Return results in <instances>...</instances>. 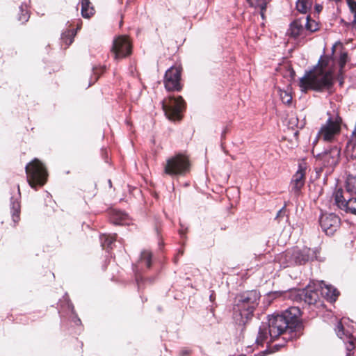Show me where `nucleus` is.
I'll list each match as a JSON object with an SVG mask.
<instances>
[{"label":"nucleus","mask_w":356,"mask_h":356,"mask_svg":"<svg viewBox=\"0 0 356 356\" xmlns=\"http://www.w3.org/2000/svg\"><path fill=\"white\" fill-rule=\"evenodd\" d=\"M300 315L298 307H291L280 314L269 316L268 322L262 323L259 326L255 343L257 346H263L268 336L272 340L282 336L285 341L299 337L302 334V326L299 321Z\"/></svg>","instance_id":"1"},{"label":"nucleus","mask_w":356,"mask_h":356,"mask_svg":"<svg viewBox=\"0 0 356 356\" xmlns=\"http://www.w3.org/2000/svg\"><path fill=\"white\" fill-rule=\"evenodd\" d=\"M261 295L257 290L246 291L237 294L233 305V318L236 323L245 325L253 316Z\"/></svg>","instance_id":"2"},{"label":"nucleus","mask_w":356,"mask_h":356,"mask_svg":"<svg viewBox=\"0 0 356 356\" xmlns=\"http://www.w3.org/2000/svg\"><path fill=\"white\" fill-rule=\"evenodd\" d=\"M334 84L333 70L322 71L317 67L309 71H306L305 75L300 79L301 87L309 88L317 92L330 90Z\"/></svg>","instance_id":"3"},{"label":"nucleus","mask_w":356,"mask_h":356,"mask_svg":"<svg viewBox=\"0 0 356 356\" xmlns=\"http://www.w3.org/2000/svg\"><path fill=\"white\" fill-rule=\"evenodd\" d=\"M188 158L182 154H177L168 158L163 163V173L170 177L184 176L190 171Z\"/></svg>","instance_id":"4"},{"label":"nucleus","mask_w":356,"mask_h":356,"mask_svg":"<svg viewBox=\"0 0 356 356\" xmlns=\"http://www.w3.org/2000/svg\"><path fill=\"white\" fill-rule=\"evenodd\" d=\"M27 175V182L29 186L36 190L38 186H43L47 178V172L44 165L38 159H34L25 167Z\"/></svg>","instance_id":"5"},{"label":"nucleus","mask_w":356,"mask_h":356,"mask_svg":"<svg viewBox=\"0 0 356 356\" xmlns=\"http://www.w3.org/2000/svg\"><path fill=\"white\" fill-rule=\"evenodd\" d=\"M339 157L340 149L337 146L325 149L316 156V162L319 165V170L316 172L325 171L326 175H330L338 164Z\"/></svg>","instance_id":"6"},{"label":"nucleus","mask_w":356,"mask_h":356,"mask_svg":"<svg viewBox=\"0 0 356 356\" xmlns=\"http://www.w3.org/2000/svg\"><path fill=\"white\" fill-rule=\"evenodd\" d=\"M342 118L338 115H330L325 124L322 125L317 137L325 142L332 141L341 131Z\"/></svg>","instance_id":"7"},{"label":"nucleus","mask_w":356,"mask_h":356,"mask_svg":"<svg viewBox=\"0 0 356 356\" xmlns=\"http://www.w3.org/2000/svg\"><path fill=\"white\" fill-rule=\"evenodd\" d=\"M282 257L287 261L286 266L293 264L302 265L317 259V250L305 247L302 250H294L292 252H286Z\"/></svg>","instance_id":"8"},{"label":"nucleus","mask_w":356,"mask_h":356,"mask_svg":"<svg viewBox=\"0 0 356 356\" xmlns=\"http://www.w3.org/2000/svg\"><path fill=\"white\" fill-rule=\"evenodd\" d=\"M161 103L165 115L169 120H181V113L185 107V102L181 96L163 99Z\"/></svg>","instance_id":"9"},{"label":"nucleus","mask_w":356,"mask_h":356,"mask_svg":"<svg viewBox=\"0 0 356 356\" xmlns=\"http://www.w3.org/2000/svg\"><path fill=\"white\" fill-rule=\"evenodd\" d=\"M291 298L298 302H304L307 305H314L319 299L318 291L308 285L302 289H296L291 291Z\"/></svg>","instance_id":"10"},{"label":"nucleus","mask_w":356,"mask_h":356,"mask_svg":"<svg viewBox=\"0 0 356 356\" xmlns=\"http://www.w3.org/2000/svg\"><path fill=\"white\" fill-rule=\"evenodd\" d=\"M111 51L115 60H120L130 55L131 45L128 38L119 36L114 39Z\"/></svg>","instance_id":"11"},{"label":"nucleus","mask_w":356,"mask_h":356,"mask_svg":"<svg viewBox=\"0 0 356 356\" xmlns=\"http://www.w3.org/2000/svg\"><path fill=\"white\" fill-rule=\"evenodd\" d=\"M343 193V190L339 188L333 194L335 204L345 213L356 216V197L346 199Z\"/></svg>","instance_id":"12"},{"label":"nucleus","mask_w":356,"mask_h":356,"mask_svg":"<svg viewBox=\"0 0 356 356\" xmlns=\"http://www.w3.org/2000/svg\"><path fill=\"white\" fill-rule=\"evenodd\" d=\"M319 223L323 232L327 235H332L339 227L341 220L333 213H322L319 218Z\"/></svg>","instance_id":"13"},{"label":"nucleus","mask_w":356,"mask_h":356,"mask_svg":"<svg viewBox=\"0 0 356 356\" xmlns=\"http://www.w3.org/2000/svg\"><path fill=\"white\" fill-rule=\"evenodd\" d=\"M180 70L178 67H171L165 74L164 85L165 89L168 91L180 90Z\"/></svg>","instance_id":"14"},{"label":"nucleus","mask_w":356,"mask_h":356,"mask_svg":"<svg viewBox=\"0 0 356 356\" xmlns=\"http://www.w3.org/2000/svg\"><path fill=\"white\" fill-rule=\"evenodd\" d=\"M335 332L339 338L343 340L345 343L347 354L346 356H351L352 351L355 349V339L348 331H346L341 322H338Z\"/></svg>","instance_id":"15"},{"label":"nucleus","mask_w":356,"mask_h":356,"mask_svg":"<svg viewBox=\"0 0 356 356\" xmlns=\"http://www.w3.org/2000/svg\"><path fill=\"white\" fill-rule=\"evenodd\" d=\"M305 183V168L299 165L298 170L293 175L290 183L291 192L298 197Z\"/></svg>","instance_id":"16"},{"label":"nucleus","mask_w":356,"mask_h":356,"mask_svg":"<svg viewBox=\"0 0 356 356\" xmlns=\"http://www.w3.org/2000/svg\"><path fill=\"white\" fill-rule=\"evenodd\" d=\"M304 22V17L299 18L293 21L291 24L290 28L288 31L289 34L293 38H297L305 30Z\"/></svg>","instance_id":"17"},{"label":"nucleus","mask_w":356,"mask_h":356,"mask_svg":"<svg viewBox=\"0 0 356 356\" xmlns=\"http://www.w3.org/2000/svg\"><path fill=\"white\" fill-rule=\"evenodd\" d=\"M321 293L330 301H335L339 296L337 289L332 285L325 284L323 281L321 282Z\"/></svg>","instance_id":"18"},{"label":"nucleus","mask_w":356,"mask_h":356,"mask_svg":"<svg viewBox=\"0 0 356 356\" xmlns=\"http://www.w3.org/2000/svg\"><path fill=\"white\" fill-rule=\"evenodd\" d=\"M111 222L114 225H127L128 224V215L121 211H113L111 217Z\"/></svg>","instance_id":"19"},{"label":"nucleus","mask_w":356,"mask_h":356,"mask_svg":"<svg viewBox=\"0 0 356 356\" xmlns=\"http://www.w3.org/2000/svg\"><path fill=\"white\" fill-rule=\"evenodd\" d=\"M10 209L14 222H17L19 220L20 213V203L17 199H14L13 197L10 199Z\"/></svg>","instance_id":"20"},{"label":"nucleus","mask_w":356,"mask_h":356,"mask_svg":"<svg viewBox=\"0 0 356 356\" xmlns=\"http://www.w3.org/2000/svg\"><path fill=\"white\" fill-rule=\"evenodd\" d=\"M270 0H252L248 3L250 7H254L260 10V15L262 19H264L265 12L266 11L267 4Z\"/></svg>","instance_id":"21"},{"label":"nucleus","mask_w":356,"mask_h":356,"mask_svg":"<svg viewBox=\"0 0 356 356\" xmlns=\"http://www.w3.org/2000/svg\"><path fill=\"white\" fill-rule=\"evenodd\" d=\"M116 234L113 235L103 234L100 236L102 246L105 248L112 249V244L116 240Z\"/></svg>","instance_id":"22"},{"label":"nucleus","mask_w":356,"mask_h":356,"mask_svg":"<svg viewBox=\"0 0 356 356\" xmlns=\"http://www.w3.org/2000/svg\"><path fill=\"white\" fill-rule=\"evenodd\" d=\"M76 33L74 29H67L61 34L62 42L67 47L70 46L73 42Z\"/></svg>","instance_id":"23"},{"label":"nucleus","mask_w":356,"mask_h":356,"mask_svg":"<svg viewBox=\"0 0 356 356\" xmlns=\"http://www.w3.org/2000/svg\"><path fill=\"white\" fill-rule=\"evenodd\" d=\"M89 0L81 1V15L84 18H89L93 15V8L90 7Z\"/></svg>","instance_id":"24"},{"label":"nucleus","mask_w":356,"mask_h":356,"mask_svg":"<svg viewBox=\"0 0 356 356\" xmlns=\"http://www.w3.org/2000/svg\"><path fill=\"white\" fill-rule=\"evenodd\" d=\"M332 60V56H321L315 67H317V69H322V71H327L328 70H326V68L328 67Z\"/></svg>","instance_id":"25"},{"label":"nucleus","mask_w":356,"mask_h":356,"mask_svg":"<svg viewBox=\"0 0 356 356\" xmlns=\"http://www.w3.org/2000/svg\"><path fill=\"white\" fill-rule=\"evenodd\" d=\"M348 61V55L346 51H341L340 53L339 58L338 60L339 64V75H342L344 73V67L346 63Z\"/></svg>","instance_id":"26"},{"label":"nucleus","mask_w":356,"mask_h":356,"mask_svg":"<svg viewBox=\"0 0 356 356\" xmlns=\"http://www.w3.org/2000/svg\"><path fill=\"white\" fill-rule=\"evenodd\" d=\"M312 6L309 0H298L296 2L297 10L302 13L306 14Z\"/></svg>","instance_id":"27"},{"label":"nucleus","mask_w":356,"mask_h":356,"mask_svg":"<svg viewBox=\"0 0 356 356\" xmlns=\"http://www.w3.org/2000/svg\"><path fill=\"white\" fill-rule=\"evenodd\" d=\"M20 13L19 14L18 20L22 23H24L29 20V14L27 10L26 3H22L19 7Z\"/></svg>","instance_id":"28"},{"label":"nucleus","mask_w":356,"mask_h":356,"mask_svg":"<svg viewBox=\"0 0 356 356\" xmlns=\"http://www.w3.org/2000/svg\"><path fill=\"white\" fill-rule=\"evenodd\" d=\"M346 187L348 193L356 195V176L348 177Z\"/></svg>","instance_id":"29"},{"label":"nucleus","mask_w":356,"mask_h":356,"mask_svg":"<svg viewBox=\"0 0 356 356\" xmlns=\"http://www.w3.org/2000/svg\"><path fill=\"white\" fill-rule=\"evenodd\" d=\"M309 17V15L304 17V27L310 32H314L317 30V24L314 20H310Z\"/></svg>","instance_id":"30"},{"label":"nucleus","mask_w":356,"mask_h":356,"mask_svg":"<svg viewBox=\"0 0 356 356\" xmlns=\"http://www.w3.org/2000/svg\"><path fill=\"white\" fill-rule=\"evenodd\" d=\"M152 253L147 250H143L140 254V260L144 261L146 266L149 268L152 266Z\"/></svg>","instance_id":"31"},{"label":"nucleus","mask_w":356,"mask_h":356,"mask_svg":"<svg viewBox=\"0 0 356 356\" xmlns=\"http://www.w3.org/2000/svg\"><path fill=\"white\" fill-rule=\"evenodd\" d=\"M105 70V67H95L92 68V72L94 74V77L91 78V80L90 81V83L88 86L93 84L95 81H97L101 74H102Z\"/></svg>","instance_id":"32"},{"label":"nucleus","mask_w":356,"mask_h":356,"mask_svg":"<svg viewBox=\"0 0 356 356\" xmlns=\"http://www.w3.org/2000/svg\"><path fill=\"white\" fill-rule=\"evenodd\" d=\"M285 218V221L287 222L289 220L288 211L286 209V203L285 202L282 209H280L275 217V220H278L280 222L281 219Z\"/></svg>","instance_id":"33"},{"label":"nucleus","mask_w":356,"mask_h":356,"mask_svg":"<svg viewBox=\"0 0 356 356\" xmlns=\"http://www.w3.org/2000/svg\"><path fill=\"white\" fill-rule=\"evenodd\" d=\"M280 97L283 103L289 104L292 101V96L289 92L284 91L280 94Z\"/></svg>","instance_id":"34"},{"label":"nucleus","mask_w":356,"mask_h":356,"mask_svg":"<svg viewBox=\"0 0 356 356\" xmlns=\"http://www.w3.org/2000/svg\"><path fill=\"white\" fill-rule=\"evenodd\" d=\"M350 9L352 12H356V2L353 0H348Z\"/></svg>","instance_id":"35"},{"label":"nucleus","mask_w":356,"mask_h":356,"mask_svg":"<svg viewBox=\"0 0 356 356\" xmlns=\"http://www.w3.org/2000/svg\"><path fill=\"white\" fill-rule=\"evenodd\" d=\"M190 353H191V350L189 349L184 348L180 351L179 355L180 356H188L190 355Z\"/></svg>","instance_id":"36"},{"label":"nucleus","mask_w":356,"mask_h":356,"mask_svg":"<svg viewBox=\"0 0 356 356\" xmlns=\"http://www.w3.org/2000/svg\"><path fill=\"white\" fill-rule=\"evenodd\" d=\"M270 352H269L268 349H266L263 351H260L259 353L254 354V356H266Z\"/></svg>","instance_id":"37"},{"label":"nucleus","mask_w":356,"mask_h":356,"mask_svg":"<svg viewBox=\"0 0 356 356\" xmlns=\"http://www.w3.org/2000/svg\"><path fill=\"white\" fill-rule=\"evenodd\" d=\"M343 74H342V75H339V79L340 84H341L343 83V81H342L343 80Z\"/></svg>","instance_id":"38"},{"label":"nucleus","mask_w":356,"mask_h":356,"mask_svg":"<svg viewBox=\"0 0 356 356\" xmlns=\"http://www.w3.org/2000/svg\"><path fill=\"white\" fill-rule=\"evenodd\" d=\"M282 346H283V345H278V344H275V345L274 346V348H275V349L276 350H279V347Z\"/></svg>","instance_id":"39"},{"label":"nucleus","mask_w":356,"mask_h":356,"mask_svg":"<svg viewBox=\"0 0 356 356\" xmlns=\"http://www.w3.org/2000/svg\"><path fill=\"white\" fill-rule=\"evenodd\" d=\"M179 232L181 237H183L185 235V232L182 229L179 230Z\"/></svg>","instance_id":"40"},{"label":"nucleus","mask_w":356,"mask_h":356,"mask_svg":"<svg viewBox=\"0 0 356 356\" xmlns=\"http://www.w3.org/2000/svg\"><path fill=\"white\" fill-rule=\"evenodd\" d=\"M70 307H71L72 312H74V306L70 303Z\"/></svg>","instance_id":"41"},{"label":"nucleus","mask_w":356,"mask_h":356,"mask_svg":"<svg viewBox=\"0 0 356 356\" xmlns=\"http://www.w3.org/2000/svg\"><path fill=\"white\" fill-rule=\"evenodd\" d=\"M17 190H18L19 195H20V190H19V185H17Z\"/></svg>","instance_id":"42"},{"label":"nucleus","mask_w":356,"mask_h":356,"mask_svg":"<svg viewBox=\"0 0 356 356\" xmlns=\"http://www.w3.org/2000/svg\"><path fill=\"white\" fill-rule=\"evenodd\" d=\"M334 49H335V47H334V46H333V47H332V54H334Z\"/></svg>","instance_id":"43"},{"label":"nucleus","mask_w":356,"mask_h":356,"mask_svg":"<svg viewBox=\"0 0 356 356\" xmlns=\"http://www.w3.org/2000/svg\"><path fill=\"white\" fill-rule=\"evenodd\" d=\"M76 322H77V323H81V320H80L79 318H77V319H76Z\"/></svg>","instance_id":"44"},{"label":"nucleus","mask_w":356,"mask_h":356,"mask_svg":"<svg viewBox=\"0 0 356 356\" xmlns=\"http://www.w3.org/2000/svg\"><path fill=\"white\" fill-rule=\"evenodd\" d=\"M179 253L180 254H183V253H184V252H183V251L179 250Z\"/></svg>","instance_id":"45"},{"label":"nucleus","mask_w":356,"mask_h":356,"mask_svg":"<svg viewBox=\"0 0 356 356\" xmlns=\"http://www.w3.org/2000/svg\"><path fill=\"white\" fill-rule=\"evenodd\" d=\"M319 7H320L319 6H316V9H317L318 10H320V8H319Z\"/></svg>","instance_id":"46"},{"label":"nucleus","mask_w":356,"mask_h":356,"mask_svg":"<svg viewBox=\"0 0 356 356\" xmlns=\"http://www.w3.org/2000/svg\"><path fill=\"white\" fill-rule=\"evenodd\" d=\"M319 7H320L319 6H316V9H317L318 10H320V8H319Z\"/></svg>","instance_id":"47"},{"label":"nucleus","mask_w":356,"mask_h":356,"mask_svg":"<svg viewBox=\"0 0 356 356\" xmlns=\"http://www.w3.org/2000/svg\"><path fill=\"white\" fill-rule=\"evenodd\" d=\"M212 298H213V295L211 294V295L210 296V300H212Z\"/></svg>","instance_id":"48"},{"label":"nucleus","mask_w":356,"mask_h":356,"mask_svg":"<svg viewBox=\"0 0 356 356\" xmlns=\"http://www.w3.org/2000/svg\"><path fill=\"white\" fill-rule=\"evenodd\" d=\"M246 1H247L248 3H250V2H252V0H246Z\"/></svg>","instance_id":"49"},{"label":"nucleus","mask_w":356,"mask_h":356,"mask_svg":"<svg viewBox=\"0 0 356 356\" xmlns=\"http://www.w3.org/2000/svg\"><path fill=\"white\" fill-rule=\"evenodd\" d=\"M353 23L356 24V19H354Z\"/></svg>","instance_id":"50"},{"label":"nucleus","mask_w":356,"mask_h":356,"mask_svg":"<svg viewBox=\"0 0 356 356\" xmlns=\"http://www.w3.org/2000/svg\"><path fill=\"white\" fill-rule=\"evenodd\" d=\"M159 245L161 246L162 244L161 242H159Z\"/></svg>","instance_id":"51"},{"label":"nucleus","mask_w":356,"mask_h":356,"mask_svg":"<svg viewBox=\"0 0 356 356\" xmlns=\"http://www.w3.org/2000/svg\"><path fill=\"white\" fill-rule=\"evenodd\" d=\"M355 159H356V153H355Z\"/></svg>","instance_id":"52"}]
</instances>
